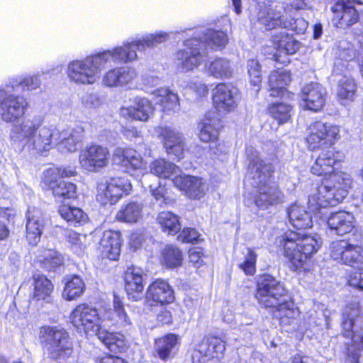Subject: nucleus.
<instances>
[{"mask_svg":"<svg viewBox=\"0 0 363 363\" xmlns=\"http://www.w3.org/2000/svg\"><path fill=\"white\" fill-rule=\"evenodd\" d=\"M149 188L151 195L160 206L172 203L173 199L169 195L164 186L160 184H150Z\"/></svg>","mask_w":363,"mask_h":363,"instance_id":"4d7b16f0","label":"nucleus"},{"mask_svg":"<svg viewBox=\"0 0 363 363\" xmlns=\"http://www.w3.org/2000/svg\"><path fill=\"white\" fill-rule=\"evenodd\" d=\"M199 233L194 228H184L178 239L183 242H193L199 238Z\"/></svg>","mask_w":363,"mask_h":363,"instance_id":"0e129e2a","label":"nucleus"},{"mask_svg":"<svg viewBox=\"0 0 363 363\" xmlns=\"http://www.w3.org/2000/svg\"><path fill=\"white\" fill-rule=\"evenodd\" d=\"M290 224L297 229H307L313 225L312 216L306 208L297 203L291 204L287 209Z\"/></svg>","mask_w":363,"mask_h":363,"instance_id":"72a5a7b5","label":"nucleus"},{"mask_svg":"<svg viewBox=\"0 0 363 363\" xmlns=\"http://www.w3.org/2000/svg\"><path fill=\"white\" fill-rule=\"evenodd\" d=\"M274 308V315L279 320L280 324L283 325L292 324L299 315L298 309L295 307L293 302L288 301V297Z\"/></svg>","mask_w":363,"mask_h":363,"instance_id":"4c0bfd02","label":"nucleus"},{"mask_svg":"<svg viewBox=\"0 0 363 363\" xmlns=\"http://www.w3.org/2000/svg\"><path fill=\"white\" fill-rule=\"evenodd\" d=\"M179 345V337L174 334H167L155 340V349L158 357L166 361L176 353Z\"/></svg>","mask_w":363,"mask_h":363,"instance_id":"f704fd0d","label":"nucleus"},{"mask_svg":"<svg viewBox=\"0 0 363 363\" xmlns=\"http://www.w3.org/2000/svg\"><path fill=\"white\" fill-rule=\"evenodd\" d=\"M352 182L351 177L345 172L330 176L309 195V206L313 211L337 206L347 196Z\"/></svg>","mask_w":363,"mask_h":363,"instance_id":"423d86ee","label":"nucleus"},{"mask_svg":"<svg viewBox=\"0 0 363 363\" xmlns=\"http://www.w3.org/2000/svg\"><path fill=\"white\" fill-rule=\"evenodd\" d=\"M156 104L160 106L164 113H174L179 109L178 95L168 88L162 87L152 92Z\"/></svg>","mask_w":363,"mask_h":363,"instance_id":"2f4dec72","label":"nucleus"},{"mask_svg":"<svg viewBox=\"0 0 363 363\" xmlns=\"http://www.w3.org/2000/svg\"><path fill=\"white\" fill-rule=\"evenodd\" d=\"M347 251L350 252L346 256H343L342 263L363 269V248L349 243Z\"/></svg>","mask_w":363,"mask_h":363,"instance_id":"8fccbe9b","label":"nucleus"},{"mask_svg":"<svg viewBox=\"0 0 363 363\" xmlns=\"http://www.w3.org/2000/svg\"><path fill=\"white\" fill-rule=\"evenodd\" d=\"M33 280V300L49 302L50 295L53 291L52 282L45 276L41 274L35 275Z\"/></svg>","mask_w":363,"mask_h":363,"instance_id":"a19ab883","label":"nucleus"},{"mask_svg":"<svg viewBox=\"0 0 363 363\" xmlns=\"http://www.w3.org/2000/svg\"><path fill=\"white\" fill-rule=\"evenodd\" d=\"M150 169L151 174L165 179H169L172 176L174 178L179 176L181 172L178 166L164 159L154 160L150 165Z\"/></svg>","mask_w":363,"mask_h":363,"instance_id":"ea45409f","label":"nucleus"},{"mask_svg":"<svg viewBox=\"0 0 363 363\" xmlns=\"http://www.w3.org/2000/svg\"><path fill=\"white\" fill-rule=\"evenodd\" d=\"M349 242L346 240L333 242L330 247V257L335 261L342 263L343 256H346L350 251H347Z\"/></svg>","mask_w":363,"mask_h":363,"instance_id":"13d9d810","label":"nucleus"},{"mask_svg":"<svg viewBox=\"0 0 363 363\" xmlns=\"http://www.w3.org/2000/svg\"><path fill=\"white\" fill-rule=\"evenodd\" d=\"M292 107L284 103H274L269 107V113L279 123L287 122L291 116Z\"/></svg>","mask_w":363,"mask_h":363,"instance_id":"3c124183","label":"nucleus"},{"mask_svg":"<svg viewBox=\"0 0 363 363\" xmlns=\"http://www.w3.org/2000/svg\"><path fill=\"white\" fill-rule=\"evenodd\" d=\"M206 74L217 79H230L233 75V62L226 57H216L204 65Z\"/></svg>","mask_w":363,"mask_h":363,"instance_id":"c85d7f7f","label":"nucleus"},{"mask_svg":"<svg viewBox=\"0 0 363 363\" xmlns=\"http://www.w3.org/2000/svg\"><path fill=\"white\" fill-rule=\"evenodd\" d=\"M284 255L289 259L291 268L296 272L305 269L306 261L316 253L322 244L318 235L300 234L287 231L279 241Z\"/></svg>","mask_w":363,"mask_h":363,"instance_id":"39448f33","label":"nucleus"},{"mask_svg":"<svg viewBox=\"0 0 363 363\" xmlns=\"http://www.w3.org/2000/svg\"><path fill=\"white\" fill-rule=\"evenodd\" d=\"M213 104L220 113L233 111L240 100L239 89L232 84L220 83L213 90Z\"/></svg>","mask_w":363,"mask_h":363,"instance_id":"4468645a","label":"nucleus"},{"mask_svg":"<svg viewBox=\"0 0 363 363\" xmlns=\"http://www.w3.org/2000/svg\"><path fill=\"white\" fill-rule=\"evenodd\" d=\"M174 185L192 199L202 197L207 191V185L201 178L186 174H179L172 179Z\"/></svg>","mask_w":363,"mask_h":363,"instance_id":"4be33fe9","label":"nucleus"},{"mask_svg":"<svg viewBox=\"0 0 363 363\" xmlns=\"http://www.w3.org/2000/svg\"><path fill=\"white\" fill-rule=\"evenodd\" d=\"M113 161L128 170L138 171L141 174L147 172V162L135 149L117 147L113 154Z\"/></svg>","mask_w":363,"mask_h":363,"instance_id":"6ab92c4d","label":"nucleus"},{"mask_svg":"<svg viewBox=\"0 0 363 363\" xmlns=\"http://www.w3.org/2000/svg\"><path fill=\"white\" fill-rule=\"evenodd\" d=\"M355 3L363 4V0H339L332 6V22L335 27L345 29L358 21Z\"/></svg>","mask_w":363,"mask_h":363,"instance_id":"2eb2a0df","label":"nucleus"},{"mask_svg":"<svg viewBox=\"0 0 363 363\" xmlns=\"http://www.w3.org/2000/svg\"><path fill=\"white\" fill-rule=\"evenodd\" d=\"M39 338L48 358L57 363H78L74 355V345L69 333L62 327L44 325Z\"/></svg>","mask_w":363,"mask_h":363,"instance_id":"0eeeda50","label":"nucleus"},{"mask_svg":"<svg viewBox=\"0 0 363 363\" xmlns=\"http://www.w3.org/2000/svg\"><path fill=\"white\" fill-rule=\"evenodd\" d=\"M85 284L77 275H72L65 279L62 297L67 301H72L80 297L85 291Z\"/></svg>","mask_w":363,"mask_h":363,"instance_id":"58836bf2","label":"nucleus"},{"mask_svg":"<svg viewBox=\"0 0 363 363\" xmlns=\"http://www.w3.org/2000/svg\"><path fill=\"white\" fill-rule=\"evenodd\" d=\"M326 90L320 84H306L302 87L300 94L301 106L304 109L318 112L323 108Z\"/></svg>","mask_w":363,"mask_h":363,"instance_id":"f3484780","label":"nucleus"},{"mask_svg":"<svg viewBox=\"0 0 363 363\" xmlns=\"http://www.w3.org/2000/svg\"><path fill=\"white\" fill-rule=\"evenodd\" d=\"M335 55L337 58L335 62V66L338 67L341 65V61L348 62L352 60L355 57V52L352 46L347 41L340 42L337 47Z\"/></svg>","mask_w":363,"mask_h":363,"instance_id":"864d4df0","label":"nucleus"},{"mask_svg":"<svg viewBox=\"0 0 363 363\" xmlns=\"http://www.w3.org/2000/svg\"><path fill=\"white\" fill-rule=\"evenodd\" d=\"M247 68L250 82L257 92L262 79L261 66L258 61L252 59L247 61Z\"/></svg>","mask_w":363,"mask_h":363,"instance_id":"6e6d98bb","label":"nucleus"},{"mask_svg":"<svg viewBox=\"0 0 363 363\" xmlns=\"http://www.w3.org/2000/svg\"><path fill=\"white\" fill-rule=\"evenodd\" d=\"M157 220L162 230L167 232L169 235H175L181 229L179 217L172 212H160L157 215Z\"/></svg>","mask_w":363,"mask_h":363,"instance_id":"49530a36","label":"nucleus"},{"mask_svg":"<svg viewBox=\"0 0 363 363\" xmlns=\"http://www.w3.org/2000/svg\"><path fill=\"white\" fill-rule=\"evenodd\" d=\"M183 255L177 247L167 246L162 252V263L169 268L177 267L182 265Z\"/></svg>","mask_w":363,"mask_h":363,"instance_id":"de8ad7c7","label":"nucleus"},{"mask_svg":"<svg viewBox=\"0 0 363 363\" xmlns=\"http://www.w3.org/2000/svg\"><path fill=\"white\" fill-rule=\"evenodd\" d=\"M357 90V85L351 77H343L340 80L337 88V99L341 104L347 106L354 101Z\"/></svg>","mask_w":363,"mask_h":363,"instance_id":"79ce46f5","label":"nucleus"},{"mask_svg":"<svg viewBox=\"0 0 363 363\" xmlns=\"http://www.w3.org/2000/svg\"><path fill=\"white\" fill-rule=\"evenodd\" d=\"M337 161V159L333 151L322 152L311 167V172L318 176H324L325 179H330V176L340 172L334 171V166Z\"/></svg>","mask_w":363,"mask_h":363,"instance_id":"7c9ffc66","label":"nucleus"},{"mask_svg":"<svg viewBox=\"0 0 363 363\" xmlns=\"http://www.w3.org/2000/svg\"><path fill=\"white\" fill-rule=\"evenodd\" d=\"M255 296L264 307L272 308L277 307L288 297L283 284L269 274L259 279Z\"/></svg>","mask_w":363,"mask_h":363,"instance_id":"6e6552de","label":"nucleus"},{"mask_svg":"<svg viewBox=\"0 0 363 363\" xmlns=\"http://www.w3.org/2000/svg\"><path fill=\"white\" fill-rule=\"evenodd\" d=\"M221 128V121L217 113L208 112L198 124L199 138L203 143L215 144L216 147Z\"/></svg>","mask_w":363,"mask_h":363,"instance_id":"412c9836","label":"nucleus"},{"mask_svg":"<svg viewBox=\"0 0 363 363\" xmlns=\"http://www.w3.org/2000/svg\"><path fill=\"white\" fill-rule=\"evenodd\" d=\"M203 249L200 247H193L189 251V258L190 262H191L196 268L200 267L203 264Z\"/></svg>","mask_w":363,"mask_h":363,"instance_id":"e2e57ef3","label":"nucleus"},{"mask_svg":"<svg viewBox=\"0 0 363 363\" xmlns=\"http://www.w3.org/2000/svg\"><path fill=\"white\" fill-rule=\"evenodd\" d=\"M359 310L357 306L347 308L343 313L342 328L345 332H351L354 325V318L358 316Z\"/></svg>","mask_w":363,"mask_h":363,"instance_id":"052dcab7","label":"nucleus"},{"mask_svg":"<svg viewBox=\"0 0 363 363\" xmlns=\"http://www.w3.org/2000/svg\"><path fill=\"white\" fill-rule=\"evenodd\" d=\"M291 81L290 72L286 69H277L271 72L269 76V91L273 97L281 96L286 91V87Z\"/></svg>","mask_w":363,"mask_h":363,"instance_id":"473e14b6","label":"nucleus"},{"mask_svg":"<svg viewBox=\"0 0 363 363\" xmlns=\"http://www.w3.org/2000/svg\"><path fill=\"white\" fill-rule=\"evenodd\" d=\"M202 349L198 345L191 354V363H209L211 360L206 357Z\"/></svg>","mask_w":363,"mask_h":363,"instance_id":"774afa93","label":"nucleus"},{"mask_svg":"<svg viewBox=\"0 0 363 363\" xmlns=\"http://www.w3.org/2000/svg\"><path fill=\"white\" fill-rule=\"evenodd\" d=\"M257 19L267 30L277 28H288L292 26V20L289 19L287 11L281 6L260 11Z\"/></svg>","mask_w":363,"mask_h":363,"instance_id":"aec40b11","label":"nucleus"},{"mask_svg":"<svg viewBox=\"0 0 363 363\" xmlns=\"http://www.w3.org/2000/svg\"><path fill=\"white\" fill-rule=\"evenodd\" d=\"M257 255L252 249H247L243 262L239 264V267L247 275H252L256 270Z\"/></svg>","mask_w":363,"mask_h":363,"instance_id":"bf43d9fd","label":"nucleus"},{"mask_svg":"<svg viewBox=\"0 0 363 363\" xmlns=\"http://www.w3.org/2000/svg\"><path fill=\"white\" fill-rule=\"evenodd\" d=\"M246 154L249 160L248 176L252 180V185L257 189L254 197L256 206L267 209L281 203V192L277 186L269 184L274 172L272 165L262 160L252 147L246 148Z\"/></svg>","mask_w":363,"mask_h":363,"instance_id":"7ed1b4c3","label":"nucleus"},{"mask_svg":"<svg viewBox=\"0 0 363 363\" xmlns=\"http://www.w3.org/2000/svg\"><path fill=\"white\" fill-rule=\"evenodd\" d=\"M184 49L178 50L175 55L174 63L181 72H188L199 67L204 61L206 52L201 48V42L193 38L184 41Z\"/></svg>","mask_w":363,"mask_h":363,"instance_id":"1a4fd4ad","label":"nucleus"},{"mask_svg":"<svg viewBox=\"0 0 363 363\" xmlns=\"http://www.w3.org/2000/svg\"><path fill=\"white\" fill-rule=\"evenodd\" d=\"M11 86L7 84L5 88L0 89V104L1 117L6 122H13L21 118L28 106L26 99L20 96L11 94Z\"/></svg>","mask_w":363,"mask_h":363,"instance_id":"9b49d317","label":"nucleus"},{"mask_svg":"<svg viewBox=\"0 0 363 363\" xmlns=\"http://www.w3.org/2000/svg\"><path fill=\"white\" fill-rule=\"evenodd\" d=\"M44 227L41 212L35 209L29 210L26 223V239L30 245H36L40 242Z\"/></svg>","mask_w":363,"mask_h":363,"instance_id":"c756f323","label":"nucleus"},{"mask_svg":"<svg viewBox=\"0 0 363 363\" xmlns=\"http://www.w3.org/2000/svg\"><path fill=\"white\" fill-rule=\"evenodd\" d=\"M359 272H355L350 274L348 283L350 286L363 290V269L359 267H354Z\"/></svg>","mask_w":363,"mask_h":363,"instance_id":"69168bd1","label":"nucleus"},{"mask_svg":"<svg viewBox=\"0 0 363 363\" xmlns=\"http://www.w3.org/2000/svg\"><path fill=\"white\" fill-rule=\"evenodd\" d=\"M354 217L352 213L340 211L331 213L327 218V225L331 233L344 235L354 228Z\"/></svg>","mask_w":363,"mask_h":363,"instance_id":"bb28decb","label":"nucleus"},{"mask_svg":"<svg viewBox=\"0 0 363 363\" xmlns=\"http://www.w3.org/2000/svg\"><path fill=\"white\" fill-rule=\"evenodd\" d=\"M129 181L123 177H111L97 186L96 200L102 205L116 203L124 194L131 190Z\"/></svg>","mask_w":363,"mask_h":363,"instance_id":"f8f14e48","label":"nucleus"},{"mask_svg":"<svg viewBox=\"0 0 363 363\" xmlns=\"http://www.w3.org/2000/svg\"><path fill=\"white\" fill-rule=\"evenodd\" d=\"M340 138L339 127L322 121L311 123L306 131L308 147L313 150L324 145H332Z\"/></svg>","mask_w":363,"mask_h":363,"instance_id":"9d476101","label":"nucleus"},{"mask_svg":"<svg viewBox=\"0 0 363 363\" xmlns=\"http://www.w3.org/2000/svg\"><path fill=\"white\" fill-rule=\"evenodd\" d=\"M109 157L108 147L91 144L80 151L79 163L84 169L90 172H97L108 165Z\"/></svg>","mask_w":363,"mask_h":363,"instance_id":"ddd939ff","label":"nucleus"},{"mask_svg":"<svg viewBox=\"0 0 363 363\" xmlns=\"http://www.w3.org/2000/svg\"><path fill=\"white\" fill-rule=\"evenodd\" d=\"M133 103V105L121 108L120 113L123 117L146 122L153 115L155 108L148 99L135 97Z\"/></svg>","mask_w":363,"mask_h":363,"instance_id":"b1692460","label":"nucleus"},{"mask_svg":"<svg viewBox=\"0 0 363 363\" xmlns=\"http://www.w3.org/2000/svg\"><path fill=\"white\" fill-rule=\"evenodd\" d=\"M205 353V355L211 361H220L224 356L225 351V342L216 336L204 337L199 344Z\"/></svg>","mask_w":363,"mask_h":363,"instance_id":"e433bc0d","label":"nucleus"},{"mask_svg":"<svg viewBox=\"0 0 363 363\" xmlns=\"http://www.w3.org/2000/svg\"><path fill=\"white\" fill-rule=\"evenodd\" d=\"M143 205L137 202H130L122 206L116 215V218L123 222L135 223L142 217Z\"/></svg>","mask_w":363,"mask_h":363,"instance_id":"a18cd8bd","label":"nucleus"},{"mask_svg":"<svg viewBox=\"0 0 363 363\" xmlns=\"http://www.w3.org/2000/svg\"><path fill=\"white\" fill-rule=\"evenodd\" d=\"M137 75V71L133 67H115L105 72L102 83L107 87H122L131 84Z\"/></svg>","mask_w":363,"mask_h":363,"instance_id":"5701e85b","label":"nucleus"},{"mask_svg":"<svg viewBox=\"0 0 363 363\" xmlns=\"http://www.w3.org/2000/svg\"><path fill=\"white\" fill-rule=\"evenodd\" d=\"M121 235L119 232L105 231L99 243L101 255L111 260L118 259L121 254Z\"/></svg>","mask_w":363,"mask_h":363,"instance_id":"cd10ccee","label":"nucleus"},{"mask_svg":"<svg viewBox=\"0 0 363 363\" xmlns=\"http://www.w3.org/2000/svg\"><path fill=\"white\" fill-rule=\"evenodd\" d=\"M64 235L74 252L79 255L84 252L86 248V236L85 235L77 233L71 229L65 230Z\"/></svg>","mask_w":363,"mask_h":363,"instance_id":"09e8293b","label":"nucleus"},{"mask_svg":"<svg viewBox=\"0 0 363 363\" xmlns=\"http://www.w3.org/2000/svg\"><path fill=\"white\" fill-rule=\"evenodd\" d=\"M40 74H37L27 76L23 79H13L9 85L11 86L12 90H14L16 86H22L23 89L33 91L40 88Z\"/></svg>","mask_w":363,"mask_h":363,"instance_id":"603ef678","label":"nucleus"},{"mask_svg":"<svg viewBox=\"0 0 363 363\" xmlns=\"http://www.w3.org/2000/svg\"><path fill=\"white\" fill-rule=\"evenodd\" d=\"M70 320L77 330L90 335H97L111 352H121L125 348L123 335L110 333L101 328V323L106 320L113 321L123 327L131 324L118 296L114 295L113 309L99 311L86 303L79 304L72 311Z\"/></svg>","mask_w":363,"mask_h":363,"instance_id":"f03ea898","label":"nucleus"},{"mask_svg":"<svg viewBox=\"0 0 363 363\" xmlns=\"http://www.w3.org/2000/svg\"><path fill=\"white\" fill-rule=\"evenodd\" d=\"M41 267L48 270H55L63 264V257L57 251L52 249L41 250L38 255Z\"/></svg>","mask_w":363,"mask_h":363,"instance_id":"c03bdc74","label":"nucleus"},{"mask_svg":"<svg viewBox=\"0 0 363 363\" xmlns=\"http://www.w3.org/2000/svg\"><path fill=\"white\" fill-rule=\"evenodd\" d=\"M146 274L138 267H128L125 273V289L129 299L137 301L142 297L144 289L143 279Z\"/></svg>","mask_w":363,"mask_h":363,"instance_id":"a878e982","label":"nucleus"},{"mask_svg":"<svg viewBox=\"0 0 363 363\" xmlns=\"http://www.w3.org/2000/svg\"><path fill=\"white\" fill-rule=\"evenodd\" d=\"M84 129L81 126L59 130V135L55 138L56 145L62 153L74 152L78 145L82 142Z\"/></svg>","mask_w":363,"mask_h":363,"instance_id":"393cba45","label":"nucleus"},{"mask_svg":"<svg viewBox=\"0 0 363 363\" xmlns=\"http://www.w3.org/2000/svg\"><path fill=\"white\" fill-rule=\"evenodd\" d=\"M157 133L162 138L167 155L172 159L180 160L184 157L185 138L183 134L170 127H158Z\"/></svg>","mask_w":363,"mask_h":363,"instance_id":"dca6fc26","label":"nucleus"},{"mask_svg":"<svg viewBox=\"0 0 363 363\" xmlns=\"http://www.w3.org/2000/svg\"><path fill=\"white\" fill-rule=\"evenodd\" d=\"M60 179L58 167H52L43 172L42 180L43 183L52 190L55 185L59 184Z\"/></svg>","mask_w":363,"mask_h":363,"instance_id":"680f3d73","label":"nucleus"},{"mask_svg":"<svg viewBox=\"0 0 363 363\" xmlns=\"http://www.w3.org/2000/svg\"><path fill=\"white\" fill-rule=\"evenodd\" d=\"M201 42V48L214 50H223L228 43L226 33L222 30L208 29L202 37L196 38Z\"/></svg>","mask_w":363,"mask_h":363,"instance_id":"c9c22d12","label":"nucleus"},{"mask_svg":"<svg viewBox=\"0 0 363 363\" xmlns=\"http://www.w3.org/2000/svg\"><path fill=\"white\" fill-rule=\"evenodd\" d=\"M41 123V119H27L12 130L11 138L23 142L24 154L35 156L48 152L54 147L59 129L54 125L40 128Z\"/></svg>","mask_w":363,"mask_h":363,"instance_id":"20e7f679","label":"nucleus"},{"mask_svg":"<svg viewBox=\"0 0 363 363\" xmlns=\"http://www.w3.org/2000/svg\"><path fill=\"white\" fill-rule=\"evenodd\" d=\"M288 33L285 32H281L273 36L272 42L274 46L280 53H284V48L286 47V37H290Z\"/></svg>","mask_w":363,"mask_h":363,"instance_id":"338daca9","label":"nucleus"},{"mask_svg":"<svg viewBox=\"0 0 363 363\" xmlns=\"http://www.w3.org/2000/svg\"><path fill=\"white\" fill-rule=\"evenodd\" d=\"M76 190L77 187L74 184L60 181L59 184L55 185L54 187H52V191L55 199H65L74 198L76 196Z\"/></svg>","mask_w":363,"mask_h":363,"instance_id":"5fc2aeb1","label":"nucleus"},{"mask_svg":"<svg viewBox=\"0 0 363 363\" xmlns=\"http://www.w3.org/2000/svg\"><path fill=\"white\" fill-rule=\"evenodd\" d=\"M168 38L169 33L166 32L147 33L111 50L92 54L83 59L72 60L67 67V79L69 82L78 86L93 85L99 81L102 70L108 63H128L136 61L138 59L136 50L144 52L147 48H154L167 41Z\"/></svg>","mask_w":363,"mask_h":363,"instance_id":"f257e3e1","label":"nucleus"},{"mask_svg":"<svg viewBox=\"0 0 363 363\" xmlns=\"http://www.w3.org/2000/svg\"><path fill=\"white\" fill-rule=\"evenodd\" d=\"M58 212L70 225H83L88 220L87 214L78 207L63 204L59 206Z\"/></svg>","mask_w":363,"mask_h":363,"instance_id":"37998d69","label":"nucleus"},{"mask_svg":"<svg viewBox=\"0 0 363 363\" xmlns=\"http://www.w3.org/2000/svg\"><path fill=\"white\" fill-rule=\"evenodd\" d=\"M145 301L149 306L171 303L174 301V291L168 282L157 279L148 286Z\"/></svg>","mask_w":363,"mask_h":363,"instance_id":"a211bd4d","label":"nucleus"}]
</instances>
